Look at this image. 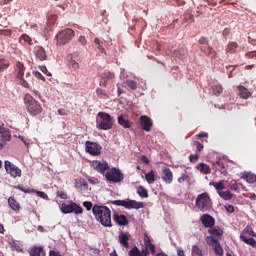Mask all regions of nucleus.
Wrapping results in <instances>:
<instances>
[{
  "label": "nucleus",
  "mask_w": 256,
  "mask_h": 256,
  "mask_svg": "<svg viewBox=\"0 0 256 256\" xmlns=\"http://www.w3.org/2000/svg\"><path fill=\"white\" fill-rule=\"evenodd\" d=\"M240 239L241 241H243V243H246V245H250V247L256 249V241L254 240V238H247V236L245 235H240Z\"/></svg>",
  "instance_id": "7c9ffc66"
},
{
  "label": "nucleus",
  "mask_w": 256,
  "mask_h": 256,
  "mask_svg": "<svg viewBox=\"0 0 256 256\" xmlns=\"http://www.w3.org/2000/svg\"><path fill=\"white\" fill-rule=\"evenodd\" d=\"M49 256H63V255H61V252L59 251L50 250Z\"/></svg>",
  "instance_id": "338daca9"
},
{
  "label": "nucleus",
  "mask_w": 256,
  "mask_h": 256,
  "mask_svg": "<svg viewBox=\"0 0 256 256\" xmlns=\"http://www.w3.org/2000/svg\"><path fill=\"white\" fill-rule=\"evenodd\" d=\"M16 71H17V77L18 79H23L25 75V65L21 62L16 63Z\"/></svg>",
  "instance_id": "c756f323"
},
{
  "label": "nucleus",
  "mask_w": 256,
  "mask_h": 256,
  "mask_svg": "<svg viewBox=\"0 0 256 256\" xmlns=\"http://www.w3.org/2000/svg\"><path fill=\"white\" fill-rule=\"evenodd\" d=\"M192 254L197 256H203V250L197 245L192 246Z\"/></svg>",
  "instance_id": "49530a36"
},
{
  "label": "nucleus",
  "mask_w": 256,
  "mask_h": 256,
  "mask_svg": "<svg viewBox=\"0 0 256 256\" xmlns=\"http://www.w3.org/2000/svg\"><path fill=\"white\" fill-rule=\"evenodd\" d=\"M245 231L246 233H248V235H250V237H256L255 231H253V229H251L250 227H247Z\"/></svg>",
  "instance_id": "e2e57ef3"
},
{
  "label": "nucleus",
  "mask_w": 256,
  "mask_h": 256,
  "mask_svg": "<svg viewBox=\"0 0 256 256\" xmlns=\"http://www.w3.org/2000/svg\"><path fill=\"white\" fill-rule=\"evenodd\" d=\"M237 89L239 91V95L241 99H249L251 97V92H249V90L245 88V86L239 85Z\"/></svg>",
  "instance_id": "393cba45"
},
{
  "label": "nucleus",
  "mask_w": 256,
  "mask_h": 256,
  "mask_svg": "<svg viewBox=\"0 0 256 256\" xmlns=\"http://www.w3.org/2000/svg\"><path fill=\"white\" fill-rule=\"evenodd\" d=\"M98 117H100V121L97 120L96 127L101 131H109L113 129V117L106 112H99Z\"/></svg>",
  "instance_id": "7ed1b4c3"
},
{
  "label": "nucleus",
  "mask_w": 256,
  "mask_h": 256,
  "mask_svg": "<svg viewBox=\"0 0 256 256\" xmlns=\"http://www.w3.org/2000/svg\"><path fill=\"white\" fill-rule=\"evenodd\" d=\"M118 125L123 127V129H131L133 127V122H130L129 119H127V116L120 115L118 116Z\"/></svg>",
  "instance_id": "6ab92c4d"
},
{
  "label": "nucleus",
  "mask_w": 256,
  "mask_h": 256,
  "mask_svg": "<svg viewBox=\"0 0 256 256\" xmlns=\"http://www.w3.org/2000/svg\"><path fill=\"white\" fill-rule=\"evenodd\" d=\"M212 185L216 189L218 194H219V191H222L221 189H225V186L223 185V180H221L219 182H213Z\"/></svg>",
  "instance_id": "de8ad7c7"
},
{
  "label": "nucleus",
  "mask_w": 256,
  "mask_h": 256,
  "mask_svg": "<svg viewBox=\"0 0 256 256\" xmlns=\"http://www.w3.org/2000/svg\"><path fill=\"white\" fill-rule=\"evenodd\" d=\"M75 187L77 191H87L89 189V184H87V180L83 178H77L75 180Z\"/></svg>",
  "instance_id": "a211bd4d"
},
{
  "label": "nucleus",
  "mask_w": 256,
  "mask_h": 256,
  "mask_svg": "<svg viewBox=\"0 0 256 256\" xmlns=\"http://www.w3.org/2000/svg\"><path fill=\"white\" fill-rule=\"evenodd\" d=\"M144 248L146 251H151L152 255H155V246L151 243V237L147 233L144 234Z\"/></svg>",
  "instance_id": "412c9836"
},
{
  "label": "nucleus",
  "mask_w": 256,
  "mask_h": 256,
  "mask_svg": "<svg viewBox=\"0 0 256 256\" xmlns=\"http://www.w3.org/2000/svg\"><path fill=\"white\" fill-rule=\"evenodd\" d=\"M34 55L39 61L47 60V52H45V48H43V46H35Z\"/></svg>",
  "instance_id": "f3484780"
},
{
  "label": "nucleus",
  "mask_w": 256,
  "mask_h": 256,
  "mask_svg": "<svg viewBox=\"0 0 256 256\" xmlns=\"http://www.w3.org/2000/svg\"><path fill=\"white\" fill-rule=\"evenodd\" d=\"M125 85H127V87H129L132 91L137 90V82L134 80H126Z\"/></svg>",
  "instance_id": "79ce46f5"
},
{
  "label": "nucleus",
  "mask_w": 256,
  "mask_h": 256,
  "mask_svg": "<svg viewBox=\"0 0 256 256\" xmlns=\"http://www.w3.org/2000/svg\"><path fill=\"white\" fill-rule=\"evenodd\" d=\"M37 194L38 197H40L41 199H47V194H45V192L43 191H36L35 192Z\"/></svg>",
  "instance_id": "052dcab7"
},
{
  "label": "nucleus",
  "mask_w": 256,
  "mask_h": 256,
  "mask_svg": "<svg viewBox=\"0 0 256 256\" xmlns=\"http://www.w3.org/2000/svg\"><path fill=\"white\" fill-rule=\"evenodd\" d=\"M194 147H196L197 151H203V144L199 141H194L193 142Z\"/></svg>",
  "instance_id": "13d9d810"
},
{
  "label": "nucleus",
  "mask_w": 256,
  "mask_h": 256,
  "mask_svg": "<svg viewBox=\"0 0 256 256\" xmlns=\"http://www.w3.org/2000/svg\"><path fill=\"white\" fill-rule=\"evenodd\" d=\"M206 243L207 245H209L210 247H214L215 245H217L219 243V240L216 239L213 236H207L206 237Z\"/></svg>",
  "instance_id": "ea45409f"
},
{
  "label": "nucleus",
  "mask_w": 256,
  "mask_h": 256,
  "mask_svg": "<svg viewBox=\"0 0 256 256\" xmlns=\"http://www.w3.org/2000/svg\"><path fill=\"white\" fill-rule=\"evenodd\" d=\"M189 21H192L193 23H195V18L191 13H185L183 23H188Z\"/></svg>",
  "instance_id": "3c124183"
},
{
  "label": "nucleus",
  "mask_w": 256,
  "mask_h": 256,
  "mask_svg": "<svg viewBox=\"0 0 256 256\" xmlns=\"http://www.w3.org/2000/svg\"><path fill=\"white\" fill-rule=\"evenodd\" d=\"M60 209L64 213V215H67L69 213H75V215H81V213H83V207L79 206L75 202H69L68 204L63 203Z\"/></svg>",
  "instance_id": "6e6552de"
},
{
  "label": "nucleus",
  "mask_w": 256,
  "mask_h": 256,
  "mask_svg": "<svg viewBox=\"0 0 256 256\" xmlns=\"http://www.w3.org/2000/svg\"><path fill=\"white\" fill-rule=\"evenodd\" d=\"M196 169L203 175H209L211 173V166L205 163H200L196 166Z\"/></svg>",
  "instance_id": "bb28decb"
},
{
  "label": "nucleus",
  "mask_w": 256,
  "mask_h": 256,
  "mask_svg": "<svg viewBox=\"0 0 256 256\" xmlns=\"http://www.w3.org/2000/svg\"><path fill=\"white\" fill-rule=\"evenodd\" d=\"M20 43H22V45H33V40L31 39V37L27 34H22L20 36Z\"/></svg>",
  "instance_id": "473e14b6"
},
{
  "label": "nucleus",
  "mask_w": 256,
  "mask_h": 256,
  "mask_svg": "<svg viewBox=\"0 0 256 256\" xmlns=\"http://www.w3.org/2000/svg\"><path fill=\"white\" fill-rule=\"evenodd\" d=\"M113 205L117 207H125V209H144V202H137V200H114Z\"/></svg>",
  "instance_id": "423d86ee"
},
{
  "label": "nucleus",
  "mask_w": 256,
  "mask_h": 256,
  "mask_svg": "<svg viewBox=\"0 0 256 256\" xmlns=\"http://www.w3.org/2000/svg\"><path fill=\"white\" fill-rule=\"evenodd\" d=\"M198 43L199 45H203L204 46H207L209 45V40L207 37H201L199 40H198Z\"/></svg>",
  "instance_id": "864d4df0"
},
{
  "label": "nucleus",
  "mask_w": 256,
  "mask_h": 256,
  "mask_svg": "<svg viewBox=\"0 0 256 256\" xmlns=\"http://www.w3.org/2000/svg\"><path fill=\"white\" fill-rule=\"evenodd\" d=\"M185 181H189V175L182 174L181 177L178 178V183H185Z\"/></svg>",
  "instance_id": "6e6d98bb"
},
{
  "label": "nucleus",
  "mask_w": 256,
  "mask_h": 256,
  "mask_svg": "<svg viewBox=\"0 0 256 256\" xmlns=\"http://www.w3.org/2000/svg\"><path fill=\"white\" fill-rule=\"evenodd\" d=\"M57 195L60 199H67V194L64 191H58Z\"/></svg>",
  "instance_id": "69168bd1"
},
{
  "label": "nucleus",
  "mask_w": 256,
  "mask_h": 256,
  "mask_svg": "<svg viewBox=\"0 0 256 256\" xmlns=\"http://www.w3.org/2000/svg\"><path fill=\"white\" fill-rule=\"evenodd\" d=\"M229 189L231 191H235L236 193H239V191H241V188L239 187V184L236 181L229 185Z\"/></svg>",
  "instance_id": "09e8293b"
},
{
  "label": "nucleus",
  "mask_w": 256,
  "mask_h": 256,
  "mask_svg": "<svg viewBox=\"0 0 256 256\" xmlns=\"http://www.w3.org/2000/svg\"><path fill=\"white\" fill-rule=\"evenodd\" d=\"M83 206L85 207L86 211H91V209H93V203L89 201L83 202Z\"/></svg>",
  "instance_id": "bf43d9fd"
},
{
  "label": "nucleus",
  "mask_w": 256,
  "mask_h": 256,
  "mask_svg": "<svg viewBox=\"0 0 256 256\" xmlns=\"http://www.w3.org/2000/svg\"><path fill=\"white\" fill-rule=\"evenodd\" d=\"M246 57H248V59H253V57H256V51L247 52Z\"/></svg>",
  "instance_id": "774afa93"
},
{
  "label": "nucleus",
  "mask_w": 256,
  "mask_h": 256,
  "mask_svg": "<svg viewBox=\"0 0 256 256\" xmlns=\"http://www.w3.org/2000/svg\"><path fill=\"white\" fill-rule=\"evenodd\" d=\"M212 169L216 173H221V175H227V168L225 167V163L221 158H218L215 162L212 163Z\"/></svg>",
  "instance_id": "4468645a"
},
{
  "label": "nucleus",
  "mask_w": 256,
  "mask_h": 256,
  "mask_svg": "<svg viewBox=\"0 0 256 256\" xmlns=\"http://www.w3.org/2000/svg\"><path fill=\"white\" fill-rule=\"evenodd\" d=\"M105 179L110 183H121V181L124 179V176L123 173H121V170L117 168H111L106 172Z\"/></svg>",
  "instance_id": "0eeeda50"
},
{
  "label": "nucleus",
  "mask_w": 256,
  "mask_h": 256,
  "mask_svg": "<svg viewBox=\"0 0 256 256\" xmlns=\"http://www.w3.org/2000/svg\"><path fill=\"white\" fill-rule=\"evenodd\" d=\"M237 49H239V44L237 42H229L225 51L226 53H230V55H234V53H237Z\"/></svg>",
  "instance_id": "cd10ccee"
},
{
  "label": "nucleus",
  "mask_w": 256,
  "mask_h": 256,
  "mask_svg": "<svg viewBox=\"0 0 256 256\" xmlns=\"http://www.w3.org/2000/svg\"><path fill=\"white\" fill-rule=\"evenodd\" d=\"M73 37H75V31L71 28H66L56 35V44L67 45Z\"/></svg>",
  "instance_id": "39448f33"
},
{
  "label": "nucleus",
  "mask_w": 256,
  "mask_h": 256,
  "mask_svg": "<svg viewBox=\"0 0 256 256\" xmlns=\"http://www.w3.org/2000/svg\"><path fill=\"white\" fill-rule=\"evenodd\" d=\"M9 65H10L9 60L5 58H0V73H3V71L8 69Z\"/></svg>",
  "instance_id": "e433bc0d"
},
{
  "label": "nucleus",
  "mask_w": 256,
  "mask_h": 256,
  "mask_svg": "<svg viewBox=\"0 0 256 256\" xmlns=\"http://www.w3.org/2000/svg\"><path fill=\"white\" fill-rule=\"evenodd\" d=\"M93 166L95 171H97V173H100L101 175H106L105 171H109L110 167H109V163H107V161L105 160H96L93 162Z\"/></svg>",
  "instance_id": "ddd939ff"
},
{
  "label": "nucleus",
  "mask_w": 256,
  "mask_h": 256,
  "mask_svg": "<svg viewBox=\"0 0 256 256\" xmlns=\"http://www.w3.org/2000/svg\"><path fill=\"white\" fill-rule=\"evenodd\" d=\"M94 43L101 53H105V48H103V42H101L99 38H95Z\"/></svg>",
  "instance_id": "a18cd8bd"
},
{
  "label": "nucleus",
  "mask_w": 256,
  "mask_h": 256,
  "mask_svg": "<svg viewBox=\"0 0 256 256\" xmlns=\"http://www.w3.org/2000/svg\"><path fill=\"white\" fill-rule=\"evenodd\" d=\"M200 51H202V53H205V55H208V57H217V52L215 50H213V47L206 45V46H201L200 47Z\"/></svg>",
  "instance_id": "b1692460"
},
{
  "label": "nucleus",
  "mask_w": 256,
  "mask_h": 256,
  "mask_svg": "<svg viewBox=\"0 0 256 256\" xmlns=\"http://www.w3.org/2000/svg\"><path fill=\"white\" fill-rule=\"evenodd\" d=\"M103 147L100 146L97 142L92 141H86L85 142V151L86 153H89V155H92L93 157H97L101 154Z\"/></svg>",
  "instance_id": "9d476101"
},
{
  "label": "nucleus",
  "mask_w": 256,
  "mask_h": 256,
  "mask_svg": "<svg viewBox=\"0 0 256 256\" xmlns=\"http://www.w3.org/2000/svg\"><path fill=\"white\" fill-rule=\"evenodd\" d=\"M243 179H245V181H247V183H255L256 176L253 173H246L243 175Z\"/></svg>",
  "instance_id": "58836bf2"
},
{
  "label": "nucleus",
  "mask_w": 256,
  "mask_h": 256,
  "mask_svg": "<svg viewBox=\"0 0 256 256\" xmlns=\"http://www.w3.org/2000/svg\"><path fill=\"white\" fill-rule=\"evenodd\" d=\"M208 232L210 233V235H212V237H223V230H221L220 228H211L208 230Z\"/></svg>",
  "instance_id": "72a5a7b5"
},
{
  "label": "nucleus",
  "mask_w": 256,
  "mask_h": 256,
  "mask_svg": "<svg viewBox=\"0 0 256 256\" xmlns=\"http://www.w3.org/2000/svg\"><path fill=\"white\" fill-rule=\"evenodd\" d=\"M21 80V85L22 87H25L26 89H29V81H31V79L26 80L25 78H20Z\"/></svg>",
  "instance_id": "4d7b16f0"
},
{
  "label": "nucleus",
  "mask_w": 256,
  "mask_h": 256,
  "mask_svg": "<svg viewBox=\"0 0 256 256\" xmlns=\"http://www.w3.org/2000/svg\"><path fill=\"white\" fill-rule=\"evenodd\" d=\"M66 59L69 67L74 69V71H77L79 69V62L81 61V56L79 55V52L69 54Z\"/></svg>",
  "instance_id": "9b49d317"
},
{
  "label": "nucleus",
  "mask_w": 256,
  "mask_h": 256,
  "mask_svg": "<svg viewBox=\"0 0 256 256\" xmlns=\"http://www.w3.org/2000/svg\"><path fill=\"white\" fill-rule=\"evenodd\" d=\"M200 221L202 225H204L206 228L211 229V227H214L215 225V218L209 214H204L200 217Z\"/></svg>",
  "instance_id": "dca6fc26"
},
{
  "label": "nucleus",
  "mask_w": 256,
  "mask_h": 256,
  "mask_svg": "<svg viewBox=\"0 0 256 256\" xmlns=\"http://www.w3.org/2000/svg\"><path fill=\"white\" fill-rule=\"evenodd\" d=\"M224 201H231L233 199V194L230 191H219L218 194Z\"/></svg>",
  "instance_id": "f704fd0d"
},
{
  "label": "nucleus",
  "mask_w": 256,
  "mask_h": 256,
  "mask_svg": "<svg viewBox=\"0 0 256 256\" xmlns=\"http://www.w3.org/2000/svg\"><path fill=\"white\" fill-rule=\"evenodd\" d=\"M96 95H98L100 99H104V97H109V95H107V92H105V90L101 88L96 89Z\"/></svg>",
  "instance_id": "8fccbe9b"
},
{
  "label": "nucleus",
  "mask_w": 256,
  "mask_h": 256,
  "mask_svg": "<svg viewBox=\"0 0 256 256\" xmlns=\"http://www.w3.org/2000/svg\"><path fill=\"white\" fill-rule=\"evenodd\" d=\"M23 101L26 111L30 117H37V115H41L43 113V106H41V103L33 98L31 94H25Z\"/></svg>",
  "instance_id": "f03ea898"
},
{
  "label": "nucleus",
  "mask_w": 256,
  "mask_h": 256,
  "mask_svg": "<svg viewBox=\"0 0 256 256\" xmlns=\"http://www.w3.org/2000/svg\"><path fill=\"white\" fill-rule=\"evenodd\" d=\"M140 127L142 131L149 133L153 129V120L147 115L140 116Z\"/></svg>",
  "instance_id": "f8f14e48"
},
{
  "label": "nucleus",
  "mask_w": 256,
  "mask_h": 256,
  "mask_svg": "<svg viewBox=\"0 0 256 256\" xmlns=\"http://www.w3.org/2000/svg\"><path fill=\"white\" fill-rule=\"evenodd\" d=\"M16 189L22 191L23 193H35L34 189H25L23 186H16Z\"/></svg>",
  "instance_id": "5fc2aeb1"
},
{
  "label": "nucleus",
  "mask_w": 256,
  "mask_h": 256,
  "mask_svg": "<svg viewBox=\"0 0 256 256\" xmlns=\"http://www.w3.org/2000/svg\"><path fill=\"white\" fill-rule=\"evenodd\" d=\"M0 35L4 37H11V30H0Z\"/></svg>",
  "instance_id": "680f3d73"
},
{
  "label": "nucleus",
  "mask_w": 256,
  "mask_h": 256,
  "mask_svg": "<svg viewBox=\"0 0 256 256\" xmlns=\"http://www.w3.org/2000/svg\"><path fill=\"white\" fill-rule=\"evenodd\" d=\"M4 169L13 179H17V177H21V175H23L21 168L15 166V164L8 160L4 162Z\"/></svg>",
  "instance_id": "1a4fd4ad"
},
{
  "label": "nucleus",
  "mask_w": 256,
  "mask_h": 256,
  "mask_svg": "<svg viewBox=\"0 0 256 256\" xmlns=\"http://www.w3.org/2000/svg\"><path fill=\"white\" fill-rule=\"evenodd\" d=\"M195 205L200 211H209L211 209V197L207 192L199 194L196 198Z\"/></svg>",
  "instance_id": "20e7f679"
},
{
  "label": "nucleus",
  "mask_w": 256,
  "mask_h": 256,
  "mask_svg": "<svg viewBox=\"0 0 256 256\" xmlns=\"http://www.w3.org/2000/svg\"><path fill=\"white\" fill-rule=\"evenodd\" d=\"M213 94L216 95V97H219L221 93H223V86L221 85H214L212 86Z\"/></svg>",
  "instance_id": "a19ab883"
},
{
  "label": "nucleus",
  "mask_w": 256,
  "mask_h": 256,
  "mask_svg": "<svg viewBox=\"0 0 256 256\" xmlns=\"http://www.w3.org/2000/svg\"><path fill=\"white\" fill-rule=\"evenodd\" d=\"M8 205L12 211H15V213H19V209H21V206L19 205V202H17V200H15V198L9 197Z\"/></svg>",
  "instance_id": "a878e982"
},
{
  "label": "nucleus",
  "mask_w": 256,
  "mask_h": 256,
  "mask_svg": "<svg viewBox=\"0 0 256 256\" xmlns=\"http://www.w3.org/2000/svg\"><path fill=\"white\" fill-rule=\"evenodd\" d=\"M34 75H35V77H36L37 79H40L41 81H45V76H43V74H41V72L36 71V72L34 73Z\"/></svg>",
  "instance_id": "0e129e2a"
},
{
  "label": "nucleus",
  "mask_w": 256,
  "mask_h": 256,
  "mask_svg": "<svg viewBox=\"0 0 256 256\" xmlns=\"http://www.w3.org/2000/svg\"><path fill=\"white\" fill-rule=\"evenodd\" d=\"M8 141H11V132L5 128H0V149H3Z\"/></svg>",
  "instance_id": "2eb2a0df"
},
{
  "label": "nucleus",
  "mask_w": 256,
  "mask_h": 256,
  "mask_svg": "<svg viewBox=\"0 0 256 256\" xmlns=\"http://www.w3.org/2000/svg\"><path fill=\"white\" fill-rule=\"evenodd\" d=\"M102 79H104L106 82L111 81V79H115V74L112 72H104L102 74Z\"/></svg>",
  "instance_id": "c03bdc74"
},
{
  "label": "nucleus",
  "mask_w": 256,
  "mask_h": 256,
  "mask_svg": "<svg viewBox=\"0 0 256 256\" xmlns=\"http://www.w3.org/2000/svg\"><path fill=\"white\" fill-rule=\"evenodd\" d=\"M145 179L149 185L155 183V171L151 170L149 173L145 175Z\"/></svg>",
  "instance_id": "c9c22d12"
},
{
  "label": "nucleus",
  "mask_w": 256,
  "mask_h": 256,
  "mask_svg": "<svg viewBox=\"0 0 256 256\" xmlns=\"http://www.w3.org/2000/svg\"><path fill=\"white\" fill-rule=\"evenodd\" d=\"M30 256H45V252L43 251V247L34 246L30 250Z\"/></svg>",
  "instance_id": "c85d7f7f"
},
{
  "label": "nucleus",
  "mask_w": 256,
  "mask_h": 256,
  "mask_svg": "<svg viewBox=\"0 0 256 256\" xmlns=\"http://www.w3.org/2000/svg\"><path fill=\"white\" fill-rule=\"evenodd\" d=\"M149 255V251H147V249H142L139 250V248H137V246H134L130 251H129V256H148Z\"/></svg>",
  "instance_id": "5701e85b"
},
{
  "label": "nucleus",
  "mask_w": 256,
  "mask_h": 256,
  "mask_svg": "<svg viewBox=\"0 0 256 256\" xmlns=\"http://www.w3.org/2000/svg\"><path fill=\"white\" fill-rule=\"evenodd\" d=\"M214 248L215 255L223 256V247H221V243H217L215 246H212Z\"/></svg>",
  "instance_id": "37998d69"
},
{
  "label": "nucleus",
  "mask_w": 256,
  "mask_h": 256,
  "mask_svg": "<svg viewBox=\"0 0 256 256\" xmlns=\"http://www.w3.org/2000/svg\"><path fill=\"white\" fill-rule=\"evenodd\" d=\"M113 219L117 225H129V220L127 219V216H125L124 214H114Z\"/></svg>",
  "instance_id": "aec40b11"
},
{
  "label": "nucleus",
  "mask_w": 256,
  "mask_h": 256,
  "mask_svg": "<svg viewBox=\"0 0 256 256\" xmlns=\"http://www.w3.org/2000/svg\"><path fill=\"white\" fill-rule=\"evenodd\" d=\"M189 161L190 163H197V161H199V153L191 154L189 156Z\"/></svg>",
  "instance_id": "603ef678"
},
{
  "label": "nucleus",
  "mask_w": 256,
  "mask_h": 256,
  "mask_svg": "<svg viewBox=\"0 0 256 256\" xmlns=\"http://www.w3.org/2000/svg\"><path fill=\"white\" fill-rule=\"evenodd\" d=\"M119 241L123 247H129V235H127V233L121 232L119 235Z\"/></svg>",
  "instance_id": "2f4dec72"
},
{
  "label": "nucleus",
  "mask_w": 256,
  "mask_h": 256,
  "mask_svg": "<svg viewBox=\"0 0 256 256\" xmlns=\"http://www.w3.org/2000/svg\"><path fill=\"white\" fill-rule=\"evenodd\" d=\"M162 179L165 183H173V172L169 168H165L162 170Z\"/></svg>",
  "instance_id": "4be33fe9"
},
{
  "label": "nucleus",
  "mask_w": 256,
  "mask_h": 256,
  "mask_svg": "<svg viewBox=\"0 0 256 256\" xmlns=\"http://www.w3.org/2000/svg\"><path fill=\"white\" fill-rule=\"evenodd\" d=\"M92 213L98 223L103 227H113L111 222V209L103 205H94L92 208Z\"/></svg>",
  "instance_id": "f257e3e1"
},
{
  "label": "nucleus",
  "mask_w": 256,
  "mask_h": 256,
  "mask_svg": "<svg viewBox=\"0 0 256 256\" xmlns=\"http://www.w3.org/2000/svg\"><path fill=\"white\" fill-rule=\"evenodd\" d=\"M137 194L139 195V197H143V198L149 197V191H147V189L144 188L143 186L138 187Z\"/></svg>",
  "instance_id": "4c0bfd02"
}]
</instances>
